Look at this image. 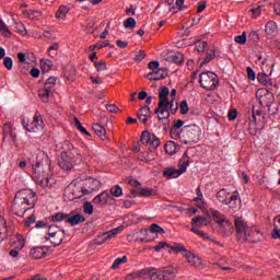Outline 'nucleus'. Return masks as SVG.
I'll return each mask as SVG.
<instances>
[{
    "instance_id": "5fc2aeb1",
    "label": "nucleus",
    "mask_w": 280,
    "mask_h": 280,
    "mask_svg": "<svg viewBox=\"0 0 280 280\" xmlns=\"http://www.w3.org/2000/svg\"><path fill=\"white\" fill-rule=\"evenodd\" d=\"M151 114H152V110L148 105L142 106L138 112V115H142L144 117H150Z\"/></svg>"
},
{
    "instance_id": "72a5a7b5",
    "label": "nucleus",
    "mask_w": 280,
    "mask_h": 280,
    "mask_svg": "<svg viewBox=\"0 0 280 280\" xmlns=\"http://www.w3.org/2000/svg\"><path fill=\"white\" fill-rule=\"evenodd\" d=\"M213 58H215V50L213 48H208L206 50V58L201 61L200 67H203V65H209Z\"/></svg>"
},
{
    "instance_id": "8fccbe9b",
    "label": "nucleus",
    "mask_w": 280,
    "mask_h": 280,
    "mask_svg": "<svg viewBox=\"0 0 280 280\" xmlns=\"http://www.w3.org/2000/svg\"><path fill=\"white\" fill-rule=\"evenodd\" d=\"M3 132H9L12 141L16 142V133L12 131V126L10 124L4 125Z\"/></svg>"
},
{
    "instance_id": "a878e982",
    "label": "nucleus",
    "mask_w": 280,
    "mask_h": 280,
    "mask_svg": "<svg viewBox=\"0 0 280 280\" xmlns=\"http://www.w3.org/2000/svg\"><path fill=\"white\" fill-rule=\"evenodd\" d=\"M237 190L234 191V195L230 196L225 205L230 207L232 211H237L240 209V202H237Z\"/></svg>"
},
{
    "instance_id": "f257e3e1",
    "label": "nucleus",
    "mask_w": 280,
    "mask_h": 280,
    "mask_svg": "<svg viewBox=\"0 0 280 280\" xmlns=\"http://www.w3.org/2000/svg\"><path fill=\"white\" fill-rule=\"evenodd\" d=\"M43 161L46 165H49V155L45 152H39L36 161H32V167L34 170V178L39 187H51V177H49V166H43Z\"/></svg>"
},
{
    "instance_id": "2f4dec72",
    "label": "nucleus",
    "mask_w": 280,
    "mask_h": 280,
    "mask_svg": "<svg viewBox=\"0 0 280 280\" xmlns=\"http://www.w3.org/2000/svg\"><path fill=\"white\" fill-rule=\"evenodd\" d=\"M109 197L110 196L108 195V192L104 191V192L100 194L98 196H96L93 199V202H94V205H107Z\"/></svg>"
},
{
    "instance_id": "864d4df0",
    "label": "nucleus",
    "mask_w": 280,
    "mask_h": 280,
    "mask_svg": "<svg viewBox=\"0 0 280 280\" xmlns=\"http://www.w3.org/2000/svg\"><path fill=\"white\" fill-rule=\"evenodd\" d=\"M74 126H75V128H78V130H80V132H83V135L91 137V133H89V131H86V129L82 126V124L80 122V120L78 118H74Z\"/></svg>"
},
{
    "instance_id": "2eb2a0df",
    "label": "nucleus",
    "mask_w": 280,
    "mask_h": 280,
    "mask_svg": "<svg viewBox=\"0 0 280 280\" xmlns=\"http://www.w3.org/2000/svg\"><path fill=\"white\" fill-rule=\"evenodd\" d=\"M22 197H18L16 199L13 200V205H12V211L15 215H20L23 217L25 214L26 211H30V206H26L25 203H23L21 201Z\"/></svg>"
},
{
    "instance_id": "0e129e2a",
    "label": "nucleus",
    "mask_w": 280,
    "mask_h": 280,
    "mask_svg": "<svg viewBox=\"0 0 280 280\" xmlns=\"http://www.w3.org/2000/svg\"><path fill=\"white\" fill-rule=\"evenodd\" d=\"M83 211L84 213H86L88 215H93V205L91 202H85L83 205Z\"/></svg>"
},
{
    "instance_id": "c03bdc74",
    "label": "nucleus",
    "mask_w": 280,
    "mask_h": 280,
    "mask_svg": "<svg viewBox=\"0 0 280 280\" xmlns=\"http://www.w3.org/2000/svg\"><path fill=\"white\" fill-rule=\"evenodd\" d=\"M109 192L112 196H115L116 198H121V196H124V190L118 185L113 186Z\"/></svg>"
},
{
    "instance_id": "4c0bfd02",
    "label": "nucleus",
    "mask_w": 280,
    "mask_h": 280,
    "mask_svg": "<svg viewBox=\"0 0 280 280\" xmlns=\"http://www.w3.org/2000/svg\"><path fill=\"white\" fill-rule=\"evenodd\" d=\"M171 250H173L176 255H178V253H183V255H185L187 253V247H185V245H180V244H175L174 246H171L170 247Z\"/></svg>"
},
{
    "instance_id": "cd10ccee",
    "label": "nucleus",
    "mask_w": 280,
    "mask_h": 280,
    "mask_svg": "<svg viewBox=\"0 0 280 280\" xmlns=\"http://www.w3.org/2000/svg\"><path fill=\"white\" fill-rule=\"evenodd\" d=\"M49 242L54 244V246H60L62 244V240H65V231L57 232L51 237H48Z\"/></svg>"
},
{
    "instance_id": "6e6552de",
    "label": "nucleus",
    "mask_w": 280,
    "mask_h": 280,
    "mask_svg": "<svg viewBox=\"0 0 280 280\" xmlns=\"http://www.w3.org/2000/svg\"><path fill=\"white\" fill-rule=\"evenodd\" d=\"M82 196H84L82 187L75 185V183L69 184L63 192V198L67 202L79 200V198H82Z\"/></svg>"
},
{
    "instance_id": "c756f323",
    "label": "nucleus",
    "mask_w": 280,
    "mask_h": 280,
    "mask_svg": "<svg viewBox=\"0 0 280 280\" xmlns=\"http://www.w3.org/2000/svg\"><path fill=\"white\" fill-rule=\"evenodd\" d=\"M272 240H280V217L275 218L273 230L271 232Z\"/></svg>"
},
{
    "instance_id": "6ab92c4d",
    "label": "nucleus",
    "mask_w": 280,
    "mask_h": 280,
    "mask_svg": "<svg viewBox=\"0 0 280 280\" xmlns=\"http://www.w3.org/2000/svg\"><path fill=\"white\" fill-rule=\"evenodd\" d=\"M98 186H100V180L90 178L85 182V186L81 187V189L84 196H89V194H93V191H95V189H97Z\"/></svg>"
},
{
    "instance_id": "423d86ee",
    "label": "nucleus",
    "mask_w": 280,
    "mask_h": 280,
    "mask_svg": "<svg viewBox=\"0 0 280 280\" xmlns=\"http://www.w3.org/2000/svg\"><path fill=\"white\" fill-rule=\"evenodd\" d=\"M199 83L202 89H206V91H213L218 89L220 79H218V74H215V72L207 71L199 75Z\"/></svg>"
},
{
    "instance_id": "4468645a",
    "label": "nucleus",
    "mask_w": 280,
    "mask_h": 280,
    "mask_svg": "<svg viewBox=\"0 0 280 280\" xmlns=\"http://www.w3.org/2000/svg\"><path fill=\"white\" fill-rule=\"evenodd\" d=\"M154 113L158 115L159 121L170 119V103H159Z\"/></svg>"
},
{
    "instance_id": "e2e57ef3",
    "label": "nucleus",
    "mask_w": 280,
    "mask_h": 280,
    "mask_svg": "<svg viewBox=\"0 0 280 280\" xmlns=\"http://www.w3.org/2000/svg\"><path fill=\"white\" fill-rule=\"evenodd\" d=\"M58 232H62V230H60L58 226L56 225H50L48 228V237H54V235H56Z\"/></svg>"
},
{
    "instance_id": "bf43d9fd",
    "label": "nucleus",
    "mask_w": 280,
    "mask_h": 280,
    "mask_svg": "<svg viewBox=\"0 0 280 280\" xmlns=\"http://www.w3.org/2000/svg\"><path fill=\"white\" fill-rule=\"evenodd\" d=\"M34 222H36V215L35 214H31L27 218V220L24 221L25 229H30L32 226V224H34Z\"/></svg>"
},
{
    "instance_id": "69168bd1",
    "label": "nucleus",
    "mask_w": 280,
    "mask_h": 280,
    "mask_svg": "<svg viewBox=\"0 0 280 280\" xmlns=\"http://www.w3.org/2000/svg\"><path fill=\"white\" fill-rule=\"evenodd\" d=\"M0 32L4 35V36H10V30H8V26L5 25V23L3 22V20L0 19Z\"/></svg>"
},
{
    "instance_id": "4be33fe9",
    "label": "nucleus",
    "mask_w": 280,
    "mask_h": 280,
    "mask_svg": "<svg viewBox=\"0 0 280 280\" xmlns=\"http://www.w3.org/2000/svg\"><path fill=\"white\" fill-rule=\"evenodd\" d=\"M47 255V247H33L30 252V257L33 259H43Z\"/></svg>"
},
{
    "instance_id": "393cba45",
    "label": "nucleus",
    "mask_w": 280,
    "mask_h": 280,
    "mask_svg": "<svg viewBox=\"0 0 280 280\" xmlns=\"http://www.w3.org/2000/svg\"><path fill=\"white\" fill-rule=\"evenodd\" d=\"M154 233H165V230L161 225L153 223L149 230H143L139 232L138 235H154Z\"/></svg>"
},
{
    "instance_id": "de8ad7c7",
    "label": "nucleus",
    "mask_w": 280,
    "mask_h": 280,
    "mask_svg": "<svg viewBox=\"0 0 280 280\" xmlns=\"http://www.w3.org/2000/svg\"><path fill=\"white\" fill-rule=\"evenodd\" d=\"M103 47H113V45H110V42L105 40L102 44H95L90 46V51H95V49H102Z\"/></svg>"
},
{
    "instance_id": "58836bf2",
    "label": "nucleus",
    "mask_w": 280,
    "mask_h": 280,
    "mask_svg": "<svg viewBox=\"0 0 280 280\" xmlns=\"http://www.w3.org/2000/svg\"><path fill=\"white\" fill-rule=\"evenodd\" d=\"M265 32L268 34V36L275 34V32H277V23L268 22L265 26Z\"/></svg>"
},
{
    "instance_id": "680f3d73",
    "label": "nucleus",
    "mask_w": 280,
    "mask_h": 280,
    "mask_svg": "<svg viewBox=\"0 0 280 280\" xmlns=\"http://www.w3.org/2000/svg\"><path fill=\"white\" fill-rule=\"evenodd\" d=\"M234 40L238 44V45H246V32H244L242 35H237L234 37Z\"/></svg>"
},
{
    "instance_id": "473e14b6",
    "label": "nucleus",
    "mask_w": 280,
    "mask_h": 280,
    "mask_svg": "<svg viewBox=\"0 0 280 280\" xmlns=\"http://www.w3.org/2000/svg\"><path fill=\"white\" fill-rule=\"evenodd\" d=\"M231 197V192H226V189L222 188L218 194H217V200L221 202V205H226L229 201V198Z\"/></svg>"
},
{
    "instance_id": "3c124183",
    "label": "nucleus",
    "mask_w": 280,
    "mask_h": 280,
    "mask_svg": "<svg viewBox=\"0 0 280 280\" xmlns=\"http://www.w3.org/2000/svg\"><path fill=\"white\" fill-rule=\"evenodd\" d=\"M261 8H264V5L261 4V2H259L255 8H253L250 10L252 15H253L254 19H257L258 16H260Z\"/></svg>"
},
{
    "instance_id": "0eeeda50",
    "label": "nucleus",
    "mask_w": 280,
    "mask_h": 280,
    "mask_svg": "<svg viewBox=\"0 0 280 280\" xmlns=\"http://www.w3.org/2000/svg\"><path fill=\"white\" fill-rule=\"evenodd\" d=\"M191 224H192V228L190 229L191 233L199 235V237H202L203 240L214 242V244H218V246H222L220 242L211 238V236H209V234L196 229V226H207V224H209V223H207V218L197 215L191 219Z\"/></svg>"
},
{
    "instance_id": "412c9836",
    "label": "nucleus",
    "mask_w": 280,
    "mask_h": 280,
    "mask_svg": "<svg viewBox=\"0 0 280 280\" xmlns=\"http://www.w3.org/2000/svg\"><path fill=\"white\" fill-rule=\"evenodd\" d=\"M54 96V90L51 88L44 85V88L38 90V97L42 100V102H49V97Z\"/></svg>"
},
{
    "instance_id": "1a4fd4ad",
    "label": "nucleus",
    "mask_w": 280,
    "mask_h": 280,
    "mask_svg": "<svg viewBox=\"0 0 280 280\" xmlns=\"http://www.w3.org/2000/svg\"><path fill=\"white\" fill-rule=\"evenodd\" d=\"M18 198H21V202L31 209H33L34 205H36V192L32 189H22L18 191L14 200H18Z\"/></svg>"
},
{
    "instance_id": "13d9d810",
    "label": "nucleus",
    "mask_w": 280,
    "mask_h": 280,
    "mask_svg": "<svg viewBox=\"0 0 280 280\" xmlns=\"http://www.w3.org/2000/svg\"><path fill=\"white\" fill-rule=\"evenodd\" d=\"M56 80H57L56 77L48 78L47 81L45 82L44 86H48L49 89L55 91Z\"/></svg>"
},
{
    "instance_id": "20e7f679",
    "label": "nucleus",
    "mask_w": 280,
    "mask_h": 280,
    "mask_svg": "<svg viewBox=\"0 0 280 280\" xmlns=\"http://www.w3.org/2000/svg\"><path fill=\"white\" fill-rule=\"evenodd\" d=\"M140 275H142L143 279H151V280L176 279V272H174V268L172 267H164L162 269L147 268V269L140 270Z\"/></svg>"
},
{
    "instance_id": "774afa93",
    "label": "nucleus",
    "mask_w": 280,
    "mask_h": 280,
    "mask_svg": "<svg viewBox=\"0 0 280 280\" xmlns=\"http://www.w3.org/2000/svg\"><path fill=\"white\" fill-rule=\"evenodd\" d=\"M39 16H43V13L40 11L31 9L30 19H32V21H34V19H39Z\"/></svg>"
},
{
    "instance_id": "7ed1b4c3",
    "label": "nucleus",
    "mask_w": 280,
    "mask_h": 280,
    "mask_svg": "<svg viewBox=\"0 0 280 280\" xmlns=\"http://www.w3.org/2000/svg\"><path fill=\"white\" fill-rule=\"evenodd\" d=\"M66 144H68V150L61 152L59 167L65 172H69V170H73V165L78 163V161H82V153H80V150L75 149L73 144L69 142H66Z\"/></svg>"
},
{
    "instance_id": "4d7b16f0",
    "label": "nucleus",
    "mask_w": 280,
    "mask_h": 280,
    "mask_svg": "<svg viewBox=\"0 0 280 280\" xmlns=\"http://www.w3.org/2000/svg\"><path fill=\"white\" fill-rule=\"evenodd\" d=\"M3 65L8 71H12V67H14V62L12 61V57H4Z\"/></svg>"
},
{
    "instance_id": "a18cd8bd",
    "label": "nucleus",
    "mask_w": 280,
    "mask_h": 280,
    "mask_svg": "<svg viewBox=\"0 0 280 280\" xmlns=\"http://www.w3.org/2000/svg\"><path fill=\"white\" fill-rule=\"evenodd\" d=\"M128 261V256H122L121 258H116L112 265V270H117L121 264H126Z\"/></svg>"
},
{
    "instance_id": "49530a36",
    "label": "nucleus",
    "mask_w": 280,
    "mask_h": 280,
    "mask_svg": "<svg viewBox=\"0 0 280 280\" xmlns=\"http://www.w3.org/2000/svg\"><path fill=\"white\" fill-rule=\"evenodd\" d=\"M124 26L126 27V30H135V27H137V21L135 20V18H129L124 21Z\"/></svg>"
},
{
    "instance_id": "052dcab7",
    "label": "nucleus",
    "mask_w": 280,
    "mask_h": 280,
    "mask_svg": "<svg viewBox=\"0 0 280 280\" xmlns=\"http://www.w3.org/2000/svg\"><path fill=\"white\" fill-rule=\"evenodd\" d=\"M207 47H208L207 42H197V43H196V50H197L199 54H202V51H205V49H207Z\"/></svg>"
},
{
    "instance_id": "a211bd4d",
    "label": "nucleus",
    "mask_w": 280,
    "mask_h": 280,
    "mask_svg": "<svg viewBox=\"0 0 280 280\" xmlns=\"http://www.w3.org/2000/svg\"><path fill=\"white\" fill-rule=\"evenodd\" d=\"M144 230L136 231L132 234H129V240H132L135 237L133 242H140L141 244H148V242H154V236L151 237V234H138L141 233Z\"/></svg>"
},
{
    "instance_id": "e433bc0d",
    "label": "nucleus",
    "mask_w": 280,
    "mask_h": 280,
    "mask_svg": "<svg viewBox=\"0 0 280 280\" xmlns=\"http://www.w3.org/2000/svg\"><path fill=\"white\" fill-rule=\"evenodd\" d=\"M257 117H261V109H256L253 107L252 116L249 117V126H256Z\"/></svg>"
},
{
    "instance_id": "79ce46f5",
    "label": "nucleus",
    "mask_w": 280,
    "mask_h": 280,
    "mask_svg": "<svg viewBox=\"0 0 280 280\" xmlns=\"http://www.w3.org/2000/svg\"><path fill=\"white\" fill-rule=\"evenodd\" d=\"M52 65H54V63H52L51 60H49V59H45V60H42V61H40V68H42V70H43L44 73H47L48 71H50Z\"/></svg>"
},
{
    "instance_id": "ddd939ff",
    "label": "nucleus",
    "mask_w": 280,
    "mask_h": 280,
    "mask_svg": "<svg viewBox=\"0 0 280 280\" xmlns=\"http://www.w3.org/2000/svg\"><path fill=\"white\" fill-rule=\"evenodd\" d=\"M119 231H121V228H116L98 235L94 240V244H96V246H102V244H106V242H108V240H113V237H115L117 233H119Z\"/></svg>"
},
{
    "instance_id": "b1692460",
    "label": "nucleus",
    "mask_w": 280,
    "mask_h": 280,
    "mask_svg": "<svg viewBox=\"0 0 280 280\" xmlns=\"http://www.w3.org/2000/svg\"><path fill=\"white\" fill-rule=\"evenodd\" d=\"M185 259L190 264V266H200L202 261L200 260V257H198L196 254L191 253L190 250H187L184 254Z\"/></svg>"
},
{
    "instance_id": "c9c22d12",
    "label": "nucleus",
    "mask_w": 280,
    "mask_h": 280,
    "mask_svg": "<svg viewBox=\"0 0 280 280\" xmlns=\"http://www.w3.org/2000/svg\"><path fill=\"white\" fill-rule=\"evenodd\" d=\"M257 80L260 84H264L265 86H270V84H272L270 77H268V74L266 73H258Z\"/></svg>"
},
{
    "instance_id": "39448f33",
    "label": "nucleus",
    "mask_w": 280,
    "mask_h": 280,
    "mask_svg": "<svg viewBox=\"0 0 280 280\" xmlns=\"http://www.w3.org/2000/svg\"><path fill=\"white\" fill-rule=\"evenodd\" d=\"M188 166H189V152L185 151L178 164L179 168L176 170V167L174 166L166 167L163 171V176L168 180H172V178H178V176L187 172Z\"/></svg>"
},
{
    "instance_id": "5701e85b",
    "label": "nucleus",
    "mask_w": 280,
    "mask_h": 280,
    "mask_svg": "<svg viewBox=\"0 0 280 280\" xmlns=\"http://www.w3.org/2000/svg\"><path fill=\"white\" fill-rule=\"evenodd\" d=\"M209 213L212 218V220L220 226V224H223V222H226L229 219L224 214H222L220 211L215 209H210Z\"/></svg>"
},
{
    "instance_id": "338daca9",
    "label": "nucleus",
    "mask_w": 280,
    "mask_h": 280,
    "mask_svg": "<svg viewBox=\"0 0 280 280\" xmlns=\"http://www.w3.org/2000/svg\"><path fill=\"white\" fill-rule=\"evenodd\" d=\"M145 58V51L144 50H139L138 54L135 56L133 60L136 62H141Z\"/></svg>"
},
{
    "instance_id": "7c9ffc66",
    "label": "nucleus",
    "mask_w": 280,
    "mask_h": 280,
    "mask_svg": "<svg viewBox=\"0 0 280 280\" xmlns=\"http://www.w3.org/2000/svg\"><path fill=\"white\" fill-rule=\"evenodd\" d=\"M152 189L150 188H138V189H132L131 194L135 196H142L143 198H150L152 196Z\"/></svg>"
},
{
    "instance_id": "ea45409f",
    "label": "nucleus",
    "mask_w": 280,
    "mask_h": 280,
    "mask_svg": "<svg viewBox=\"0 0 280 280\" xmlns=\"http://www.w3.org/2000/svg\"><path fill=\"white\" fill-rule=\"evenodd\" d=\"M156 80H165L167 78V68H160L154 71Z\"/></svg>"
},
{
    "instance_id": "9d476101",
    "label": "nucleus",
    "mask_w": 280,
    "mask_h": 280,
    "mask_svg": "<svg viewBox=\"0 0 280 280\" xmlns=\"http://www.w3.org/2000/svg\"><path fill=\"white\" fill-rule=\"evenodd\" d=\"M183 130L185 138L187 139L185 143H198V141H200L201 130L198 125L185 126Z\"/></svg>"
},
{
    "instance_id": "f03ea898",
    "label": "nucleus",
    "mask_w": 280,
    "mask_h": 280,
    "mask_svg": "<svg viewBox=\"0 0 280 280\" xmlns=\"http://www.w3.org/2000/svg\"><path fill=\"white\" fill-rule=\"evenodd\" d=\"M234 226L236 231V240L240 244H244L246 242H256L259 238H255L256 235L259 234V230L255 226H248L246 220L243 217H234Z\"/></svg>"
},
{
    "instance_id": "f704fd0d",
    "label": "nucleus",
    "mask_w": 280,
    "mask_h": 280,
    "mask_svg": "<svg viewBox=\"0 0 280 280\" xmlns=\"http://www.w3.org/2000/svg\"><path fill=\"white\" fill-rule=\"evenodd\" d=\"M168 95H170V89H167V86H163L159 95L160 97L159 104H170V100L167 98Z\"/></svg>"
},
{
    "instance_id": "9b49d317",
    "label": "nucleus",
    "mask_w": 280,
    "mask_h": 280,
    "mask_svg": "<svg viewBox=\"0 0 280 280\" xmlns=\"http://www.w3.org/2000/svg\"><path fill=\"white\" fill-rule=\"evenodd\" d=\"M141 143L143 145H149L150 152H154L159 145H161V140L159 137H156L154 133H151L149 131H143L142 136L140 138Z\"/></svg>"
},
{
    "instance_id": "603ef678",
    "label": "nucleus",
    "mask_w": 280,
    "mask_h": 280,
    "mask_svg": "<svg viewBox=\"0 0 280 280\" xmlns=\"http://www.w3.org/2000/svg\"><path fill=\"white\" fill-rule=\"evenodd\" d=\"M179 112L182 115H187V113H189V105L187 104L186 100L180 102Z\"/></svg>"
},
{
    "instance_id": "09e8293b",
    "label": "nucleus",
    "mask_w": 280,
    "mask_h": 280,
    "mask_svg": "<svg viewBox=\"0 0 280 280\" xmlns=\"http://www.w3.org/2000/svg\"><path fill=\"white\" fill-rule=\"evenodd\" d=\"M15 246L16 248H20V250L25 247V237L23 235H16Z\"/></svg>"
},
{
    "instance_id": "c85d7f7f",
    "label": "nucleus",
    "mask_w": 280,
    "mask_h": 280,
    "mask_svg": "<svg viewBox=\"0 0 280 280\" xmlns=\"http://www.w3.org/2000/svg\"><path fill=\"white\" fill-rule=\"evenodd\" d=\"M164 150H165L166 154H168L170 156H174V154H176V152L178 150V145L174 141H168L164 145Z\"/></svg>"
},
{
    "instance_id": "dca6fc26",
    "label": "nucleus",
    "mask_w": 280,
    "mask_h": 280,
    "mask_svg": "<svg viewBox=\"0 0 280 280\" xmlns=\"http://www.w3.org/2000/svg\"><path fill=\"white\" fill-rule=\"evenodd\" d=\"M68 224L71 226H78V224H82V222H86V218L84 215L78 213L75 210H72L70 213L67 214Z\"/></svg>"
},
{
    "instance_id": "6e6d98bb",
    "label": "nucleus",
    "mask_w": 280,
    "mask_h": 280,
    "mask_svg": "<svg viewBox=\"0 0 280 280\" xmlns=\"http://www.w3.org/2000/svg\"><path fill=\"white\" fill-rule=\"evenodd\" d=\"M94 67L96 71H106V61L101 60V61H94Z\"/></svg>"
},
{
    "instance_id": "a19ab883",
    "label": "nucleus",
    "mask_w": 280,
    "mask_h": 280,
    "mask_svg": "<svg viewBox=\"0 0 280 280\" xmlns=\"http://www.w3.org/2000/svg\"><path fill=\"white\" fill-rule=\"evenodd\" d=\"M67 215L68 214L65 212H57L51 215V221L52 222H62V220H65V222H67Z\"/></svg>"
},
{
    "instance_id": "f3484780",
    "label": "nucleus",
    "mask_w": 280,
    "mask_h": 280,
    "mask_svg": "<svg viewBox=\"0 0 280 280\" xmlns=\"http://www.w3.org/2000/svg\"><path fill=\"white\" fill-rule=\"evenodd\" d=\"M218 226H219V233L220 235H222V237H231V235L235 233V228L233 226V223L229 221V219Z\"/></svg>"
},
{
    "instance_id": "37998d69",
    "label": "nucleus",
    "mask_w": 280,
    "mask_h": 280,
    "mask_svg": "<svg viewBox=\"0 0 280 280\" xmlns=\"http://www.w3.org/2000/svg\"><path fill=\"white\" fill-rule=\"evenodd\" d=\"M69 14L68 7L61 5L59 10L56 12V19H65Z\"/></svg>"
},
{
    "instance_id": "aec40b11",
    "label": "nucleus",
    "mask_w": 280,
    "mask_h": 280,
    "mask_svg": "<svg viewBox=\"0 0 280 280\" xmlns=\"http://www.w3.org/2000/svg\"><path fill=\"white\" fill-rule=\"evenodd\" d=\"M166 62H174V65H183L185 62V57L182 52H168L165 55Z\"/></svg>"
},
{
    "instance_id": "bb28decb",
    "label": "nucleus",
    "mask_w": 280,
    "mask_h": 280,
    "mask_svg": "<svg viewBox=\"0 0 280 280\" xmlns=\"http://www.w3.org/2000/svg\"><path fill=\"white\" fill-rule=\"evenodd\" d=\"M92 130L95 132V135H97V137H100V139H102L103 141H106V139H108V137L106 136V129L104 128V126L100 125V124H94L92 126Z\"/></svg>"
},
{
    "instance_id": "f8f14e48",
    "label": "nucleus",
    "mask_w": 280,
    "mask_h": 280,
    "mask_svg": "<svg viewBox=\"0 0 280 280\" xmlns=\"http://www.w3.org/2000/svg\"><path fill=\"white\" fill-rule=\"evenodd\" d=\"M22 125L27 132H43L44 122L38 116H34L30 124H25V120H22Z\"/></svg>"
}]
</instances>
